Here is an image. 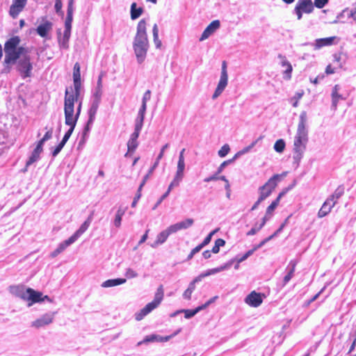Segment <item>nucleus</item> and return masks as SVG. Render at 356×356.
Returning a JSON list of instances; mask_svg holds the SVG:
<instances>
[{
    "label": "nucleus",
    "mask_w": 356,
    "mask_h": 356,
    "mask_svg": "<svg viewBox=\"0 0 356 356\" xmlns=\"http://www.w3.org/2000/svg\"><path fill=\"white\" fill-rule=\"evenodd\" d=\"M20 38L17 35L9 38L4 44L5 57L2 74L10 72L12 66L17 65L16 69L22 79L32 76L33 63L29 56V49L20 44Z\"/></svg>",
    "instance_id": "obj_1"
},
{
    "label": "nucleus",
    "mask_w": 356,
    "mask_h": 356,
    "mask_svg": "<svg viewBox=\"0 0 356 356\" xmlns=\"http://www.w3.org/2000/svg\"><path fill=\"white\" fill-rule=\"evenodd\" d=\"M308 141L307 113L303 111L299 116V121L293 143V159L297 165H299L304 156Z\"/></svg>",
    "instance_id": "obj_2"
},
{
    "label": "nucleus",
    "mask_w": 356,
    "mask_h": 356,
    "mask_svg": "<svg viewBox=\"0 0 356 356\" xmlns=\"http://www.w3.org/2000/svg\"><path fill=\"white\" fill-rule=\"evenodd\" d=\"M149 40L147 33V21L142 19L136 26V33L133 41V49L138 63H143L149 49Z\"/></svg>",
    "instance_id": "obj_3"
},
{
    "label": "nucleus",
    "mask_w": 356,
    "mask_h": 356,
    "mask_svg": "<svg viewBox=\"0 0 356 356\" xmlns=\"http://www.w3.org/2000/svg\"><path fill=\"white\" fill-rule=\"evenodd\" d=\"M82 107V99H76L73 92H70L68 89L65 90L64 99L65 119L69 116L75 123L79 118Z\"/></svg>",
    "instance_id": "obj_4"
},
{
    "label": "nucleus",
    "mask_w": 356,
    "mask_h": 356,
    "mask_svg": "<svg viewBox=\"0 0 356 356\" xmlns=\"http://www.w3.org/2000/svg\"><path fill=\"white\" fill-rule=\"evenodd\" d=\"M163 299V288L161 285L158 287L154 295V300L147 304L143 309L135 314V319L138 321L143 319L145 316L149 314L154 309L157 308Z\"/></svg>",
    "instance_id": "obj_5"
},
{
    "label": "nucleus",
    "mask_w": 356,
    "mask_h": 356,
    "mask_svg": "<svg viewBox=\"0 0 356 356\" xmlns=\"http://www.w3.org/2000/svg\"><path fill=\"white\" fill-rule=\"evenodd\" d=\"M280 180L281 175H274L267 181V182H266L265 184L260 186L258 189L260 200H265L268 197H269Z\"/></svg>",
    "instance_id": "obj_6"
},
{
    "label": "nucleus",
    "mask_w": 356,
    "mask_h": 356,
    "mask_svg": "<svg viewBox=\"0 0 356 356\" xmlns=\"http://www.w3.org/2000/svg\"><path fill=\"white\" fill-rule=\"evenodd\" d=\"M314 4L312 0H298L293 10L297 19L300 20L303 13L310 14L314 11Z\"/></svg>",
    "instance_id": "obj_7"
},
{
    "label": "nucleus",
    "mask_w": 356,
    "mask_h": 356,
    "mask_svg": "<svg viewBox=\"0 0 356 356\" xmlns=\"http://www.w3.org/2000/svg\"><path fill=\"white\" fill-rule=\"evenodd\" d=\"M228 84V74L227 70V63L223 61L222 63L221 73L220 80L217 85V87L212 95V99H217L225 90V88Z\"/></svg>",
    "instance_id": "obj_8"
},
{
    "label": "nucleus",
    "mask_w": 356,
    "mask_h": 356,
    "mask_svg": "<svg viewBox=\"0 0 356 356\" xmlns=\"http://www.w3.org/2000/svg\"><path fill=\"white\" fill-rule=\"evenodd\" d=\"M55 312H49L42 315L31 322V326L36 329L44 327L51 324L54 319Z\"/></svg>",
    "instance_id": "obj_9"
},
{
    "label": "nucleus",
    "mask_w": 356,
    "mask_h": 356,
    "mask_svg": "<svg viewBox=\"0 0 356 356\" xmlns=\"http://www.w3.org/2000/svg\"><path fill=\"white\" fill-rule=\"evenodd\" d=\"M44 300H50L49 296H44L42 297L41 292L36 291L31 288H27V293L24 300L29 302L28 303L29 307H31L34 303L42 302Z\"/></svg>",
    "instance_id": "obj_10"
},
{
    "label": "nucleus",
    "mask_w": 356,
    "mask_h": 356,
    "mask_svg": "<svg viewBox=\"0 0 356 356\" xmlns=\"http://www.w3.org/2000/svg\"><path fill=\"white\" fill-rule=\"evenodd\" d=\"M101 103L100 100H96V99H90V108L88 109V120L87 122V125L84 130V134H86V133L90 129V125L93 123V122L95 120V116L98 110V108L99 106V104Z\"/></svg>",
    "instance_id": "obj_11"
},
{
    "label": "nucleus",
    "mask_w": 356,
    "mask_h": 356,
    "mask_svg": "<svg viewBox=\"0 0 356 356\" xmlns=\"http://www.w3.org/2000/svg\"><path fill=\"white\" fill-rule=\"evenodd\" d=\"M264 297V295L253 291L246 296L245 302L250 307H258L261 305Z\"/></svg>",
    "instance_id": "obj_12"
},
{
    "label": "nucleus",
    "mask_w": 356,
    "mask_h": 356,
    "mask_svg": "<svg viewBox=\"0 0 356 356\" xmlns=\"http://www.w3.org/2000/svg\"><path fill=\"white\" fill-rule=\"evenodd\" d=\"M339 39L337 36H332L324 38H318L314 41L312 44L314 49H320L324 47H329L333 44H336L339 42Z\"/></svg>",
    "instance_id": "obj_13"
},
{
    "label": "nucleus",
    "mask_w": 356,
    "mask_h": 356,
    "mask_svg": "<svg viewBox=\"0 0 356 356\" xmlns=\"http://www.w3.org/2000/svg\"><path fill=\"white\" fill-rule=\"evenodd\" d=\"M27 3V0H13L12 5L10 7L9 14L13 18H16L19 14L24 10Z\"/></svg>",
    "instance_id": "obj_14"
},
{
    "label": "nucleus",
    "mask_w": 356,
    "mask_h": 356,
    "mask_svg": "<svg viewBox=\"0 0 356 356\" xmlns=\"http://www.w3.org/2000/svg\"><path fill=\"white\" fill-rule=\"evenodd\" d=\"M220 26V21L216 19L211 22L204 30L201 37L200 38V41H204L209 38L211 35H213Z\"/></svg>",
    "instance_id": "obj_15"
},
{
    "label": "nucleus",
    "mask_w": 356,
    "mask_h": 356,
    "mask_svg": "<svg viewBox=\"0 0 356 356\" xmlns=\"http://www.w3.org/2000/svg\"><path fill=\"white\" fill-rule=\"evenodd\" d=\"M172 234L173 233L170 226L168 227L165 229L161 231L157 234L155 241L149 244V245L153 248H157L159 245L163 244L167 241L169 236Z\"/></svg>",
    "instance_id": "obj_16"
},
{
    "label": "nucleus",
    "mask_w": 356,
    "mask_h": 356,
    "mask_svg": "<svg viewBox=\"0 0 356 356\" xmlns=\"http://www.w3.org/2000/svg\"><path fill=\"white\" fill-rule=\"evenodd\" d=\"M341 86L338 84L335 85L332 90L331 97H332V108L334 111H336L337 108L338 103L340 100L346 99V97H343L342 95L340 94Z\"/></svg>",
    "instance_id": "obj_17"
},
{
    "label": "nucleus",
    "mask_w": 356,
    "mask_h": 356,
    "mask_svg": "<svg viewBox=\"0 0 356 356\" xmlns=\"http://www.w3.org/2000/svg\"><path fill=\"white\" fill-rule=\"evenodd\" d=\"M193 223L194 220L192 218H186L182 221L170 225V227L172 233L175 234L180 230L186 229L191 227L193 225Z\"/></svg>",
    "instance_id": "obj_18"
},
{
    "label": "nucleus",
    "mask_w": 356,
    "mask_h": 356,
    "mask_svg": "<svg viewBox=\"0 0 356 356\" xmlns=\"http://www.w3.org/2000/svg\"><path fill=\"white\" fill-rule=\"evenodd\" d=\"M52 27L53 24L49 21L45 20L37 27L36 32L40 37L46 38L51 31Z\"/></svg>",
    "instance_id": "obj_19"
},
{
    "label": "nucleus",
    "mask_w": 356,
    "mask_h": 356,
    "mask_svg": "<svg viewBox=\"0 0 356 356\" xmlns=\"http://www.w3.org/2000/svg\"><path fill=\"white\" fill-rule=\"evenodd\" d=\"M92 220V214L81 224L80 227L71 236L76 241L88 229Z\"/></svg>",
    "instance_id": "obj_20"
},
{
    "label": "nucleus",
    "mask_w": 356,
    "mask_h": 356,
    "mask_svg": "<svg viewBox=\"0 0 356 356\" xmlns=\"http://www.w3.org/2000/svg\"><path fill=\"white\" fill-rule=\"evenodd\" d=\"M9 291L13 296L25 300L27 289L24 285H14L9 287Z\"/></svg>",
    "instance_id": "obj_21"
},
{
    "label": "nucleus",
    "mask_w": 356,
    "mask_h": 356,
    "mask_svg": "<svg viewBox=\"0 0 356 356\" xmlns=\"http://www.w3.org/2000/svg\"><path fill=\"white\" fill-rule=\"evenodd\" d=\"M170 340V337H162L159 334H153L146 336L144 339L138 343V346H140L143 343H147L150 342H166Z\"/></svg>",
    "instance_id": "obj_22"
},
{
    "label": "nucleus",
    "mask_w": 356,
    "mask_h": 356,
    "mask_svg": "<svg viewBox=\"0 0 356 356\" xmlns=\"http://www.w3.org/2000/svg\"><path fill=\"white\" fill-rule=\"evenodd\" d=\"M279 57L281 58V66L285 68L283 72V79L285 80H290L293 70L292 65L287 60L285 56H280Z\"/></svg>",
    "instance_id": "obj_23"
},
{
    "label": "nucleus",
    "mask_w": 356,
    "mask_h": 356,
    "mask_svg": "<svg viewBox=\"0 0 356 356\" xmlns=\"http://www.w3.org/2000/svg\"><path fill=\"white\" fill-rule=\"evenodd\" d=\"M138 136L139 135L137 134L136 133H132L131 134L130 138L127 143L128 151L125 154V156H128L129 153L134 152L137 148L138 145V143L137 141Z\"/></svg>",
    "instance_id": "obj_24"
},
{
    "label": "nucleus",
    "mask_w": 356,
    "mask_h": 356,
    "mask_svg": "<svg viewBox=\"0 0 356 356\" xmlns=\"http://www.w3.org/2000/svg\"><path fill=\"white\" fill-rule=\"evenodd\" d=\"M334 206L333 204H330L326 200L323 202V205L321 206V209L318 211L317 216L318 218H322L326 216H327L332 211V208Z\"/></svg>",
    "instance_id": "obj_25"
},
{
    "label": "nucleus",
    "mask_w": 356,
    "mask_h": 356,
    "mask_svg": "<svg viewBox=\"0 0 356 356\" xmlns=\"http://www.w3.org/2000/svg\"><path fill=\"white\" fill-rule=\"evenodd\" d=\"M126 279L124 278L110 279L103 282L101 284V286L103 288L113 287L123 284L126 282Z\"/></svg>",
    "instance_id": "obj_26"
},
{
    "label": "nucleus",
    "mask_w": 356,
    "mask_h": 356,
    "mask_svg": "<svg viewBox=\"0 0 356 356\" xmlns=\"http://www.w3.org/2000/svg\"><path fill=\"white\" fill-rule=\"evenodd\" d=\"M296 262L294 261H291L289 264L288 265L286 270H288L287 274L284 276L283 279L284 285H286L293 277L296 269Z\"/></svg>",
    "instance_id": "obj_27"
},
{
    "label": "nucleus",
    "mask_w": 356,
    "mask_h": 356,
    "mask_svg": "<svg viewBox=\"0 0 356 356\" xmlns=\"http://www.w3.org/2000/svg\"><path fill=\"white\" fill-rule=\"evenodd\" d=\"M43 150H41L38 148H35L33 152L31 153V155L30 156L29 159L26 161V168L24 169V172L27 170V168L32 165L33 163L36 162L40 159V155L42 152Z\"/></svg>",
    "instance_id": "obj_28"
},
{
    "label": "nucleus",
    "mask_w": 356,
    "mask_h": 356,
    "mask_svg": "<svg viewBox=\"0 0 356 356\" xmlns=\"http://www.w3.org/2000/svg\"><path fill=\"white\" fill-rule=\"evenodd\" d=\"M199 282L200 281H196V277H195L192 282H190L188 288L183 293L182 296H183L184 299L188 300H191L192 293H193V291L195 289V284Z\"/></svg>",
    "instance_id": "obj_29"
},
{
    "label": "nucleus",
    "mask_w": 356,
    "mask_h": 356,
    "mask_svg": "<svg viewBox=\"0 0 356 356\" xmlns=\"http://www.w3.org/2000/svg\"><path fill=\"white\" fill-rule=\"evenodd\" d=\"M143 13V8L141 7H137L136 3L134 2L131 5L130 15L131 19L135 20L138 19Z\"/></svg>",
    "instance_id": "obj_30"
},
{
    "label": "nucleus",
    "mask_w": 356,
    "mask_h": 356,
    "mask_svg": "<svg viewBox=\"0 0 356 356\" xmlns=\"http://www.w3.org/2000/svg\"><path fill=\"white\" fill-rule=\"evenodd\" d=\"M125 211L126 208L119 207L118 209L117 210L113 220V224L115 227H116L117 228H119L121 226L122 219L125 213Z\"/></svg>",
    "instance_id": "obj_31"
},
{
    "label": "nucleus",
    "mask_w": 356,
    "mask_h": 356,
    "mask_svg": "<svg viewBox=\"0 0 356 356\" xmlns=\"http://www.w3.org/2000/svg\"><path fill=\"white\" fill-rule=\"evenodd\" d=\"M169 146H170V145L168 143H166L161 147L160 152L156 159L155 162L154 163L153 165L149 169V174H152L153 172V171L156 169V168L159 165L160 160L163 158L165 149H168L169 147Z\"/></svg>",
    "instance_id": "obj_32"
},
{
    "label": "nucleus",
    "mask_w": 356,
    "mask_h": 356,
    "mask_svg": "<svg viewBox=\"0 0 356 356\" xmlns=\"http://www.w3.org/2000/svg\"><path fill=\"white\" fill-rule=\"evenodd\" d=\"M65 124L70 126V129L65 134L63 138L69 140V138H70V136L75 128L76 123H75L74 120H72V119L69 116H67V119H65Z\"/></svg>",
    "instance_id": "obj_33"
},
{
    "label": "nucleus",
    "mask_w": 356,
    "mask_h": 356,
    "mask_svg": "<svg viewBox=\"0 0 356 356\" xmlns=\"http://www.w3.org/2000/svg\"><path fill=\"white\" fill-rule=\"evenodd\" d=\"M152 35L153 40L156 49H160L162 45V42L159 38V27L156 24H154L152 27Z\"/></svg>",
    "instance_id": "obj_34"
},
{
    "label": "nucleus",
    "mask_w": 356,
    "mask_h": 356,
    "mask_svg": "<svg viewBox=\"0 0 356 356\" xmlns=\"http://www.w3.org/2000/svg\"><path fill=\"white\" fill-rule=\"evenodd\" d=\"M284 195V193H281L279 194L278 197L272 202V203L267 207L266 209V213L267 215H272L274 210L276 209V207L278 206L280 201Z\"/></svg>",
    "instance_id": "obj_35"
},
{
    "label": "nucleus",
    "mask_w": 356,
    "mask_h": 356,
    "mask_svg": "<svg viewBox=\"0 0 356 356\" xmlns=\"http://www.w3.org/2000/svg\"><path fill=\"white\" fill-rule=\"evenodd\" d=\"M186 169V163L185 158H178L177 164V174L184 176Z\"/></svg>",
    "instance_id": "obj_36"
},
{
    "label": "nucleus",
    "mask_w": 356,
    "mask_h": 356,
    "mask_svg": "<svg viewBox=\"0 0 356 356\" xmlns=\"http://www.w3.org/2000/svg\"><path fill=\"white\" fill-rule=\"evenodd\" d=\"M74 81V90L72 88H67L70 92H73L74 95L76 96V99H79L81 95V80H73Z\"/></svg>",
    "instance_id": "obj_37"
},
{
    "label": "nucleus",
    "mask_w": 356,
    "mask_h": 356,
    "mask_svg": "<svg viewBox=\"0 0 356 356\" xmlns=\"http://www.w3.org/2000/svg\"><path fill=\"white\" fill-rule=\"evenodd\" d=\"M286 147V143L283 139L276 140L274 144L273 149L277 153H282Z\"/></svg>",
    "instance_id": "obj_38"
},
{
    "label": "nucleus",
    "mask_w": 356,
    "mask_h": 356,
    "mask_svg": "<svg viewBox=\"0 0 356 356\" xmlns=\"http://www.w3.org/2000/svg\"><path fill=\"white\" fill-rule=\"evenodd\" d=\"M76 241L70 236L68 239L61 242L58 244L57 248L63 252L67 247L75 243Z\"/></svg>",
    "instance_id": "obj_39"
},
{
    "label": "nucleus",
    "mask_w": 356,
    "mask_h": 356,
    "mask_svg": "<svg viewBox=\"0 0 356 356\" xmlns=\"http://www.w3.org/2000/svg\"><path fill=\"white\" fill-rule=\"evenodd\" d=\"M103 88L96 86L92 91L91 99L102 100Z\"/></svg>",
    "instance_id": "obj_40"
},
{
    "label": "nucleus",
    "mask_w": 356,
    "mask_h": 356,
    "mask_svg": "<svg viewBox=\"0 0 356 356\" xmlns=\"http://www.w3.org/2000/svg\"><path fill=\"white\" fill-rule=\"evenodd\" d=\"M304 95L303 90L298 91L295 93L294 96L291 98L290 102L292 104L293 107H297L298 106L299 100Z\"/></svg>",
    "instance_id": "obj_41"
},
{
    "label": "nucleus",
    "mask_w": 356,
    "mask_h": 356,
    "mask_svg": "<svg viewBox=\"0 0 356 356\" xmlns=\"http://www.w3.org/2000/svg\"><path fill=\"white\" fill-rule=\"evenodd\" d=\"M218 268L209 269L196 277V281H201L204 277L218 273Z\"/></svg>",
    "instance_id": "obj_42"
},
{
    "label": "nucleus",
    "mask_w": 356,
    "mask_h": 356,
    "mask_svg": "<svg viewBox=\"0 0 356 356\" xmlns=\"http://www.w3.org/2000/svg\"><path fill=\"white\" fill-rule=\"evenodd\" d=\"M70 38L58 35V44L61 49H67L69 47V40Z\"/></svg>",
    "instance_id": "obj_43"
},
{
    "label": "nucleus",
    "mask_w": 356,
    "mask_h": 356,
    "mask_svg": "<svg viewBox=\"0 0 356 356\" xmlns=\"http://www.w3.org/2000/svg\"><path fill=\"white\" fill-rule=\"evenodd\" d=\"M225 244V241L222 238H218L215 241V244L212 248V252L214 254H217L219 252L220 248L224 246Z\"/></svg>",
    "instance_id": "obj_44"
},
{
    "label": "nucleus",
    "mask_w": 356,
    "mask_h": 356,
    "mask_svg": "<svg viewBox=\"0 0 356 356\" xmlns=\"http://www.w3.org/2000/svg\"><path fill=\"white\" fill-rule=\"evenodd\" d=\"M200 312L198 307L194 309H182V313H184V317L186 318H191Z\"/></svg>",
    "instance_id": "obj_45"
},
{
    "label": "nucleus",
    "mask_w": 356,
    "mask_h": 356,
    "mask_svg": "<svg viewBox=\"0 0 356 356\" xmlns=\"http://www.w3.org/2000/svg\"><path fill=\"white\" fill-rule=\"evenodd\" d=\"M144 120L136 118L135 121V128L134 133H136L137 134H140V132L143 126Z\"/></svg>",
    "instance_id": "obj_46"
},
{
    "label": "nucleus",
    "mask_w": 356,
    "mask_h": 356,
    "mask_svg": "<svg viewBox=\"0 0 356 356\" xmlns=\"http://www.w3.org/2000/svg\"><path fill=\"white\" fill-rule=\"evenodd\" d=\"M73 80H81L80 65L78 63L74 66Z\"/></svg>",
    "instance_id": "obj_47"
},
{
    "label": "nucleus",
    "mask_w": 356,
    "mask_h": 356,
    "mask_svg": "<svg viewBox=\"0 0 356 356\" xmlns=\"http://www.w3.org/2000/svg\"><path fill=\"white\" fill-rule=\"evenodd\" d=\"M184 176L175 173L174 178H173L172 181H171L170 184L173 187L178 186L179 185L180 182L184 179Z\"/></svg>",
    "instance_id": "obj_48"
},
{
    "label": "nucleus",
    "mask_w": 356,
    "mask_h": 356,
    "mask_svg": "<svg viewBox=\"0 0 356 356\" xmlns=\"http://www.w3.org/2000/svg\"><path fill=\"white\" fill-rule=\"evenodd\" d=\"M343 193H344L343 186H339L332 193V198L335 197L336 199L339 200L340 197L343 195Z\"/></svg>",
    "instance_id": "obj_49"
},
{
    "label": "nucleus",
    "mask_w": 356,
    "mask_h": 356,
    "mask_svg": "<svg viewBox=\"0 0 356 356\" xmlns=\"http://www.w3.org/2000/svg\"><path fill=\"white\" fill-rule=\"evenodd\" d=\"M263 225L256 223L252 228L247 233L248 236H253L262 229Z\"/></svg>",
    "instance_id": "obj_50"
},
{
    "label": "nucleus",
    "mask_w": 356,
    "mask_h": 356,
    "mask_svg": "<svg viewBox=\"0 0 356 356\" xmlns=\"http://www.w3.org/2000/svg\"><path fill=\"white\" fill-rule=\"evenodd\" d=\"M343 13H346L348 17H351L356 22V6L351 9L346 8L343 10Z\"/></svg>",
    "instance_id": "obj_51"
},
{
    "label": "nucleus",
    "mask_w": 356,
    "mask_h": 356,
    "mask_svg": "<svg viewBox=\"0 0 356 356\" xmlns=\"http://www.w3.org/2000/svg\"><path fill=\"white\" fill-rule=\"evenodd\" d=\"M229 150H230V148H229V145L225 144L218 151V156L221 158H223L229 153Z\"/></svg>",
    "instance_id": "obj_52"
},
{
    "label": "nucleus",
    "mask_w": 356,
    "mask_h": 356,
    "mask_svg": "<svg viewBox=\"0 0 356 356\" xmlns=\"http://www.w3.org/2000/svg\"><path fill=\"white\" fill-rule=\"evenodd\" d=\"M259 139H261V138L253 141L250 145H248V146L244 147L243 149L240 150L239 154H242V155H243L246 153H248L256 145V144L257 143V142L259 141Z\"/></svg>",
    "instance_id": "obj_53"
},
{
    "label": "nucleus",
    "mask_w": 356,
    "mask_h": 356,
    "mask_svg": "<svg viewBox=\"0 0 356 356\" xmlns=\"http://www.w3.org/2000/svg\"><path fill=\"white\" fill-rule=\"evenodd\" d=\"M220 179L223 181H225V188L227 191L226 196L227 198H230L231 190H230V185H229L228 179L225 176H221L220 177Z\"/></svg>",
    "instance_id": "obj_54"
},
{
    "label": "nucleus",
    "mask_w": 356,
    "mask_h": 356,
    "mask_svg": "<svg viewBox=\"0 0 356 356\" xmlns=\"http://www.w3.org/2000/svg\"><path fill=\"white\" fill-rule=\"evenodd\" d=\"M218 231V229H214L213 231L211 232L208 236L204 239L202 243H200L203 247L208 245L212 238L213 235L216 233Z\"/></svg>",
    "instance_id": "obj_55"
},
{
    "label": "nucleus",
    "mask_w": 356,
    "mask_h": 356,
    "mask_svg": "<svg viewBox=\"0 0 356 356\" xmlns=\"http://www.w3.org/2000/svg\"><path fill=\"white\" fill-rule=\"evenodd\" d=\"M275 237V234H272L270 235V236L266 238L265 239H264L263 241H261L258 245H257L253 249L255 250H257V249L259 248H261V247H263L267 242H268L269 241L272 240L273 238Z\"/></svg>",
    "instance_id": "obj_56"
},
{
    "label": "nucleus",
    "mask_w": 356,
    "mask_h": 356,
    "mask_svg": "<svg viewBox=\"0 0 356 356\" xmlns=\"http://www.w3.org/2000/svg\"><path fill=\"white\" fill-rule=\"evenodd\" d=\"M124 275L129 279L134 278L138 276V273L130 268L126 270Z\"/></svg>",
    "instance_id": "obj_57"
},
{
    "label": "nucleus",
    "mask_w": 356,
    "mask_h": 356,
    "mask_svg": "<svg viewBox=\"0 0 356 356\" xmlns=\"http://www.w3.org/2000/svg\"><path fill=\"white\" fill-rule=\"evenodd\" d=\"M254 252V250L252 249V250H250L249 251H248L245 254H244L242 257H238L237 258V262L238 263H241L243 261H244L245 260H246L250 256H251L253 252Z\"/></svg>",
    "instance_id": "obj_58"
},
{
    "label": "nucleus",
    "mask_w": 356,
    "mask_h": 356,
    "mask_svg": "<svg viewBox=\"0 0 356 356\" xmlns=\"http://www.w3.org/2000/svg\"><path fill=\"white\" fill-rule=\"evenodd\" d=\"M232 162H233V159H229V160H227V161H223L220 165V166L218 167V170H217V174H220L222 172V170H224V168L229 164H230Z\"/></svg>",
    "instance_id": "obj_59"
},
{
    "label": "nucleus",
    "mask_w": 356,
    "mask_h": 356,
    "mask_svg": "<svg viewBox=\"0 0 356 356\" xmlns=\"http://www.w3.org/2000/svg\"><path fill=\"white\" fill-rule=\"evenodd\" d=\"M151 98V91L149 90H147L143 95V99H142V105L147 106V102Z\"/></svg>",
    "instance_id": "obj_60"
},
{
    "label": "nucleus",
    "mask_w": 356,
    "mask_h": 356,
    "mask_svg": "<svg viewBox=\"0 0 356 356\" xmlns=\"http://www.w3.org/2000/svg\"><path fill=\"white\" fill-rule=\"evenodd\" d=\"M329 0H314V7L316 6L318 8H323L327 3Z\"/></svg>",
    "instance_id": "obj_61"
},
{
    "label": "nucleus",
    "mask_w": 356,
    "mask_h": 356,
    "mask_svg": "<svg viewBox=\"0 0 356 356\" xmlns=\"http://www.w3.org/2000/svg\"><path fill=\"white\" fill-rule=\"evenodd\" d=\"M147 109V106L141 105L136 118L144 120Z\"/></svg>",
    "instance_id": "obj_62"
},
{
    "label": "nucleus",
    "mask_w": 356,
    "mask_h": 356,
    "mask_svg": "<svg viewBox=\"0 0 356 356\" xmlns=\"http://www.w3.org/2000/svg\"><path fill=\"white\" fill-rule=\"evenodd\" d=\"M232 263H233V260H230L227 263L219 266V267H217L218 268V272L220 273V272H222L223 270H228L231 266L232 265Z\"/></svg>",
    "instance_id": "obj_63"
},
{
    "label": "nucleus",
    "mask_w": 356,
    "mask_h": 356,
    "mask_svg": "<svg viewBox=\"0 0 356 356\" xmlns=\"http://www.w3.org/2000/svg\"><path fill=\"white\" fill-rule=\"evenodd\" d=\"M232 263H233V260H230L227 263L219 266V267H217L218 268V272L220 273V272H222L223 270H228L231 266L232 265Z\"/></svg>",
    "instance_id": "obj_64"
}]
</instances>
